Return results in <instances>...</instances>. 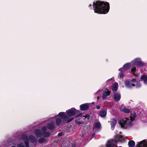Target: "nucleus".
Returning a JSON list of instances; mask_svg holds the SVG:
<instances>
[{
	"label": "nucleus",
	"mask_w": 147,
	"mask_h": 147,
	"mask_svg": "<svg viewBox=\"0 0 147 147\" xmlns=\"http://www.w3.org/2000/svg\"><path fill=\"white\" fill-rule=\"evenodd\" d=\"M93 7L94 12L100 14H106L109 10V5L108 3L100 1H94Z\"/></svg>",
	"instance_id": "f257e3e1"
},
{
	"label": "nucleus",
	"mask_w": 147,
	"mask_h": 147,
	"mask_svg": "<svg viewBox=\"0 0 147 147\" xmlns=\"http://www.w3.org/2000/svg\"><path fill=\"white\" fill-rule=\"evenodd\" d=\"M64 112H61L58 115L53 118L55 120V124L57 125H59L62 122V118L64 122L68 123L74 119L73 117H69L67 116Z\"/></svg>",
	"instance_id": "f03ea898"
},
{
	"label": "nucleus",
	"mask_w": 147,
	"mask_h": 147,
	"mask_svg": "<svg viewBox=\"0 0 147 147\" xmlns=\"http://www.w3.org/2000/svg\"><path fill=\"white\" fill-rule=\"evenodd\" d=\"M22 138L24 140H26L24 141L25 146H24L21 144H19L17 145V147H29V143L28 141H30L32 142H36L37 141V139L33 136H30L28 139L27 136L25 134L22 135Z\"/></svg>",
	"instance_id": "7ed1b4c3"
},
{
	"label": "nucleus",
	"mask_w": 147,
	"mask_h": 147,
	"mask_svg": "<svg viewBox=\"0 0 147 147\" xmlns=\"http://www.w3.org/2000/svg\"><path fill=\"white\" fill-rule=\"evenodd\" d=\"M133 121L129 118H125L119 122L121 127L126 128L132 124Z\"/></svg>",
	"instance_id": "20e7f679"
},
{
	"label": "nucleus",
	"mask_w": 147,
	"mask_h": 147,
	"mask_svg": "<svg viewBox=\"0 0 147 147\" xmlns=\"http://www.w3.org/2000/svg\"><path fill=\"white\" fill-rule=\"evenodd\" d=\"M47 128L45 127H43L41 131L39 129H37L36 131V135L37 137H40L42 136L46 137H48L50 135L49 132H46Z\"/></svg>",
	"instance_id": "39448f33"
},
{
	"label": "nucleus",
	"mask_w": 147,
	"mask_h": 147,
	"mask_svg": "<svg viewBox=\"0 0 147 147\" xmlns=\"http://www.w3.org/2000/svg\"><path fill=\"white\" fill-rule=\"evenodd\" d=\"M131 63L133 65H136L140 67H143L145 65V63L144 62H142L141 59L139 58L134 59L131 61Z\"/></svg>",
	"instance_id": "423d86ee"
},
{
	"label": "nucleus",
	"mask_w": 147,
	"mask_h": 147,
	"mask_svg": "<svg viewBox=\"0 0 147 147\" xmlns=\"http://www.w3.org/2000/svg\"><path fill=\"white\" fill-rule=\"evenodd\" d=\"M137 82L136 80L133 79L131 80H126L125 81V86L128 88H131L132 87L135 86V83Z\"/></svg>",
	"instance_id": "0eeeda50"
},
{
	"label": "nucleus",
	"mask_w": 147,
	"mask_h": 147,
	"mask_svg": "<svg viewBox=\"0 0 147 147\" xmlns=\"http://www.w3.org/2000/svg\"><path fill=\"white\" fill-rule=\"evenodd\" d=\"M80 112L79 110H77L74 108H72L68 109L66 111V113L68 115V116L71 117L74 116L76 113H77Z\"/></svg>",
	"instance_id": "6e6552de"
},
{
	"label": "nucleus",
	"mask_w": 147,
	"mask_h": 147,
	"mask_svg": "<svg viewBox=\"0 0 147 147\" xmlns=\"http://www.w3.org/2000/svg\"><path fill=\"white\" fill-rule=\"evenodd\" d=\"M117 141L115 140H111L108 141L106 144L107 147H117Z\"/></svg>",
	"instance_id": "1a4fd4ad"
},
{
	"label": "nucleus",
	"mask_w": 147,
	"mask_h": 147,
	"mask_svg": "<svg viewBox=\"0 0 147 147\" xmlns=\"http://www.w3.org/2000/svg\"><path fill=\"white\" fill-rule=\"evenodd\" d=\"M49 120L51 122L48 123L47 126L49 129L52 130L54 128L55 125V120L54 118H51L49 119Z\"/></svg>",
	"instance_id": "9d476101"
},
{
	"label": "nucleus",
	"mask_w": 147,
	"mask_h": 147,
	"mask_svg": "<svg viewBox=\"0 0 147 147\" xmlns=\"http://www.w3.org/2000/svg\"><path fill=\"white\" fill-rule=\"evenodd\" d=\"M136 147H147V139L144 140L138 143Z\"/></svg>",
	"instance_id": "9b49d317"
},
{
	"label": "nucleus",
	"mask_w": 147,
	"mask_h": 147,
	"mask_svg": "<svg viewBox=\"0 0 147 147\" xmlns=\"http://www.w3.org/2000/svg\"><path fill=\"white\" fill-rule=\"evenodd\" d=\"M131 64H132L131 63H127L124 65L122 68L119 69L118 70L119 71H125L130 68Z\"/></svg>",
	"instance_id": "f8f14e48"
},
{
	"label": "nucleus",
	"mask_w": 147,
	"mask_h": 147,
	"mask_svg": "<svg viewBox=\"0 0 147 147\" xmlns=\"http://www.w3.org/2000/svg\"><path fill=\"white\" fill-rule=\"evenodd\" d=\"M110 92L108 89L103 90L102 93V98L103 99H105L107 96L110 95Z\"/></svg>",
	"instance_id": "ddd939ff"
},
{
	"label": "nucleus",
	"mask_w": 147,
	"mask_h": 147,
	"mask_svg": "<svg viewBox=\"0 0 147 147\" xmlns=\"http://www.w3.org/2000/svg\"><path fill=\"white\" fill-rule=\"evenodd\" d=\"M89 103H86L81 105L80 106V110L84 111L88 109L89 107Z\"/></svg>",
	"instance_id": "4468645a"
},
{
	"label": "nucleus",
	"mask_w": 147,
	"mask_h": 147,
	"mask_svg": "<svg viewBox=\"0 0 147 147\" xmlns=\"http://www.w3.org/2000/svg\"><path fill=\"white\" fill-rule=\"evenodd\" d=\"M117 123V121L115 119L113 118L112 121H110V123L111 125V128L113 130L115 127V125Z\"/></svg>",
	"instance_id": "2eb2a0df"
},
{
	"label": "nucleus",
	"mask_w": 147,
	"mask_h": 147,
	"mask_svg": "<svg viewBox=\"0 0 147 147\" xmlns=\"http://www.w3.org/2000/svg\"><path fill=\"white\" fill-rule=\"evenodd\" d=\"M116 138L120 142H123L124 140V137L121 135H117L116 136Z\"/></svg>",
	"instance_id": "dca6fc26"
},
{
	"label": "nucleus",
	"mask_w": 147,
	"mask_h": 147,
	"mask_svg": "<svg viewBox=\"0 0 147 147\" xmlns=\"http://www.w3.org/2000/svg\"><path fill=\"white\" fill-rule=\"evenodd\" d=\"M114 98L116 101L119 100L121 98L120 94L118 93H116L114 95Z\"/></svg>",
	"instance_id": "f3484780"
},
{
	"label": "nucleus",
	"mask_w": 147,
	"mask_h": 147,
	"mask_svg": "<svg viewBox=\"0 0 147 147\" xmlns=\"http://www.w3.org/2000/svg\"><path fill=\"white\" fill-rule=\"evenodd\" d=\"M141 79L142 81H143L144 84H147V76L146 75H143L141 77Z\"/></svg>",
	"instance_id": "a211bd4d"
},
{
	"label": "nucleus",
	"mask_w": 147,
	"mask_h": 147,
	"mask_svg": "<svg viewBox=\"0 0 147 147\" xmlns=\"http://www.w3.org/2000/svg\"><path fill=\"white\" fill-rule=\"evenodd\" d=\"M107 115V111L105 110L101 111L99 113V115L101 117H104Z\"/></svg>",
	"instance_id": "6ab92c4d"
},
{
	"label": "nucleus",
	"mask_w": 147,
	"mask_h": 147,
	"mask_svg": "<svg viewBox=\"0 0 147 147\" xmlns=\"http://www.w3.org/2000/svg\"><path fill=\"white\" fill-rule=\"evenodd\" d=\"M128 146L129 147H134L135 145V143L133 140H131L129 142Z\"/></svg>",
	"instance_id": "aec40b11"
},
{
	"label": "nucleus",
	"mask_w": 147,
	"mask_h": 147,
	"mask_svg": "<svg viewBox=\"0 0 147 147\" xmlns=\"http://www.w3.org/2000/svg\"><path fill=\"white\" fill-rule=\"evenodd\" d=\"M118 88V84L117 82H115L113 85L112 90L113 91H116Z\"/></svg>",
	"instance_id": "412c9836"
},
{
	"label": "nucleus",
	"mask_w": 147,
	"mask_h": 147,
	"mask_svg": "<svg viewBox=\"0 0 147 147\" xmlns=\"http://www.w3.org/2000/svg\"><path fill=\"white\" fill-rule=\"evenodd\" d=\"M136 116V113H131V115L130 117V118L132 121H133L134 120Z\"/></svg>",
	"instance_id": "4be33fe9"
},
{
	"label": "nucleus",
	"mask_w": 147,
	"mask_h": 147,
	"mask_svg": "<svg viewBox=\"0 0 147 147\" xmlns=\"http://www.w3.org/2000/svg\"><path fill=\"white\" fill-rule=\"evenodd\" d=\"M122 111L125 113H127L130 112V110L128 109H127L125 107H124L122 109Z\"/></svg>",
	"instance_id": "5701e85b"
},
{
	"label": "nucleus",
	"mask_w": 147,
	"mask_h": 147,
	"mask_svg": "<svg viewBox=\"0 0 147 147\" xmlns=\"http://www.w3.org/2000/svg\"><path fill=\"white\" fill-rule=\"evenodd\" d=\"M120 71V72L119 73V76L120 77V79L121 78H122L124 76V72L125 71Z\"/></svg>",
	"instance_id": "b1692460"
},
{
	"label": "nucleus",
	"mask_w": 147,
	"mask_h": 147,
	"mask_svg": "<svg viewBox=\"0 0 147 147\" xmlns=\"http://www.w3.org/2000/svg\"><path fill=\"white\" fill-rule=\"evenodd\" d=\"M45 141V139L44 138H40L38 140V142L39 143H43Z\"/></svg>",
	"instance_id": "393cba45"
},
{
	"label": "nucleus",
	"mask_w": 147,
	"mask_h": 147,
	"mask_svg": "<svg viewBox=\"0 0 147 147\" xmlns=\"http://www.w3.org/2000/svg\"><path fill=\"white\" fill-rule=\"evenodd\" d=\"M136 68L135 67H134L131 70V72L133 74H134L136 70Z\"/></svg>",
	"instance_id": "a878e982"
},
{
	"label": "nucleus",
	"mask_w": 147,
	"mask_h": 147,
	"mask_svg": "<svg viewBox=\"0 0 147 147\" xmlns=\"http://www.w3.org/2000/svg\"><path fill=\"white\" fill-rule=\"evenodd\" d=\"M95 126L96 128H98L100 126V124L99 123H95Z\"/></svg>",
	"instance_id": "bb28decb"
},
{
	"label": "nucleus",
	"mask_w": 147,
	"mask_h": 147,
	"mask_svg": "<svg viewBox=\"0 0 147 147\" xmlns=\"http://www.w3.org/2000/svg\"><path fill=\"white\" fill-rule=\"evenodd\" d=\"M141 86V84L139 83V82H138L137 84H136V87L137 88H139V87H140Z\"/></svg>",
	"instance_id": "cd10ccee"
},
{
	"label": "nucleus",
	"mask_w": 147,
	"mask_h": 147,
	"mask_svg": "<svg viewBox=\"0 0 147 147\" xmlns=\"http://www.w3.org/2000/svg\"><path fill=\"white\" fill-rule=\"evenodd\" d=\"M82 113H80L78 115H77L76 116V117H81L82 116Z\"/></svg>",
	"instance_id": "c85d7f7f"
},
{
	"label": "nucleus",
	"mask_w": 147,
	"mask_h": 147,
	"mask_svg": "<svg viewBox=\"0 0 147 147\" xmlns=\"http://www.w3.org/2000/svg\"><path fill=\"white\" fill-rule=\"evenodd\" d=\"M96 108L97 109H100V106H99V105H98L96 107Z\"/></svg>",
	"instance_id": "c756f323"
},
{
	"label": "nucleus",
	"mask_w": 147,
	"mask_h": 147,
	"mask_svg": "<svg viewBox=\"0 0 147 147\" xmlns=\"http://www.w3.org/2000/svg\"><path fill=\"white\" fill-rule=\"evenodd\" d=\"M76 122L77 123V124H80L81 123L80 122H79L78 121H76Z\"/></svg>",
	"instance_id": "7c9ffc66"
},
{
	"label": "nucleus",
	"mask_w": 147,
	"mask_h": 147,
	"mask_svg": "<svg viewBox=\"0 0 147 147\" xmlns=\"http://www.w3.org/2000/svg\"><path fill=\"white\" fill-rule=\"evenodd\" d=\"M72 147H75V144H73Z\"/></svg>",
	"instance_id": "2f4dec72"
},
{
	"label": "nucleus",
	"mask_w": 147,
	"mask_h": 147,
	"mask_svg": "<svg viewBox=\"0 0 147 147\" xmlns=\"http://www.w3.org/2000/svg\"><path fill=\"white\" fill-rule=\"evenodd\" d=\"M58 135L59 136H61V134L60 133H59L58 134Z\"/></svg>",
	"instance_id": "473e14b6"
},
{
	"label": "nucleus",
	"mask_w": 147,
	"mask_h": 147,
	"mask_svg": "<svg viewBox=\"0 0 147 147\" xmlns=\"http://www.w3.org/2000/svg\"><path fill=\"white\" fill-rule=\"evenodd\" d=\"M92 6V5H89V7H91Z\"/></svg>",
	"instance_id": "72a5a7b5"
},
{
	"label": "nucleus",
	"mask_w": 147,
	"mask_h": 147,
	"mask_svg": "<svg viewBox=\"0 0 147 147\" xmlns=\"http://www.w3.org/2000/svg\"><path fill=\"white\" fill-rule=\"evenodd\" d=\"M11 147H16L14 146H12Z\"/></svg>",
	"instance_id": "f704fd0d"
},
{
	"label": "nucleus",
	"mask_w": 147,
	"mask_h": 147,
	"mask_svg": "<svg viewBox=\"0 0 147 147\" xmlns=\"http://www.w3.org/2000/svg\"><path fill=\"white\" fill-rule=\"evenodd\" d=\"M87 117L86 116L85 117V118H86V117Z\"/></svg>",
	"instance_id": "c9c22d12"
},
{
	"label": "nucleus",
	"mask_w": 147,
	"mask_h": 147,
	"mask_svg": "<svg viewBox=\"0 0 147 147\" xmlns=\"http://www.w3.org/2000/svg\"><path fill=\"white\" fill-rule=\"evenodd\" d=\"M92 104H94V102H92Z\"/></svg>",
	"instance_id": "e433bc0d"
},
{
	"label": "nucleus",
	"mask_w": 147,
	"mask_h": 147,
	"mask_svg": "<svg viewBox=\"0 0 147 147\" xmlns=\"http://www.w3.org/2000/svg\"><path fill=\"white\" fill-rule=\"evenodd\" d=\"M119 147H122V146H119Z\"/></svg>",
	"instance_id": "4c0bfd02"
}]
</instances>
